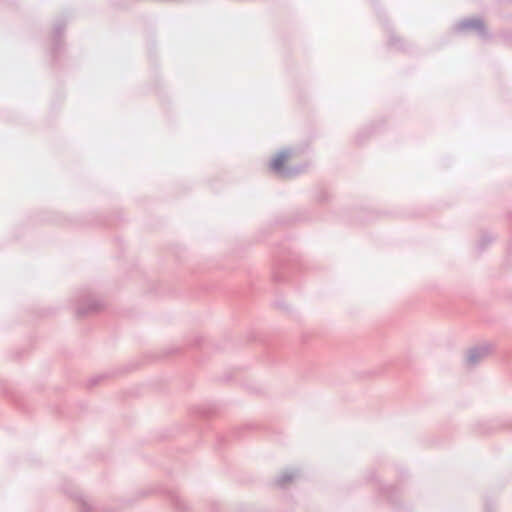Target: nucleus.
<instances>
[{
  "instance_id": "nucleus-1",
  "label": "nucleus",
  "mask_w": 512,
  "mask_h": 512,
  "mask_svg": "<svg viewBox=\"0 0 512 512\" xmlns=\"http://www.w3.org/2000/svg\"><path fill=\"white\" fill-rule=\"evenodd\" d=\"M289 154L287 152H280L276 154L271 162L270 167L275 172H281L289 161Z\"/></svg>"
}]
</instances>
